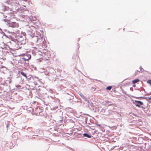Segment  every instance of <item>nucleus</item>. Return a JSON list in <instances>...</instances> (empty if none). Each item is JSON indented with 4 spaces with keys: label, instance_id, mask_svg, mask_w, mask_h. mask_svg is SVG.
<instances>
[{
    "label": "nucleus",
    "instance_id": "16",
    "mask_svg": "<svg viewBox=\"0 0 151 151\" xmlns=\"http://www.w3.org/2000/svg\"><path fill=\"white\" fill-rule=\"evenodd\" d=\"M147 83L151 85V80H148L147 81Z\"/></svg>",
    "mask_w": 151,
    "mask_h": 151
},
{
    "label": "nucleus",
    "instance_id": "13",
    "mask_svg": "<svg viewBox=\"0 0 151 151\" xmlns=\"http://www.w3.org/2000/svg\"><path fill=\"white\" fill-rule=\"evenodd\" d=\"M146 99L149 102L151 103V96L146 97Z\"/></svg>",
    "mask_w": 151,
    "mask_h": 151
},
{
    "label": "nucleus",
    "instance_id": "8",
    "mask_svg": "<svg viewBox=\"0 0 151 151\" xmlns=\"http://www.w3.org/2000/svg\"><path fill=\"white\" fill-rule=\"evenodd\" d=\"M28 56L29 57V58L28 59H27L25 58H22V59L24 61L29 60L31 58V56L30 55H29Z\"/></svg>",
    "mask_w": 151,
    "mask_h": 151
},
{
    "label": "nucleus",
    "instance_id": "1",
    "mask_svg": "<svg viewBox=\"0 0 151 151\" xmlns=\"http://www.w3.org/2000/svg\"><path fill=\"white\" fill-rule=\"evenodd\" d=\"M134 103L135 106L138 107H140V105H142L143 104V102L139 101H135Z\"/></svg>",
    "mask_w": 151,
    "mask_h": 151
},
{
    "label": "nucleus",
    "instance_id": "11",
    "mask_svg": "<svg viewBox=\"0 0 151 151\" xmlns=\"http://www.w3.org/2000/svg\"><path fill=\"white\" fill-rule=\"evenodd\" d=\"M20 74L22 75L23 76H24L26 78H27V76L24 72H22L20 73Z\"/></svg>",
    "mask_w": 151,
    "mask_h": 151
},
{
    "label": "nucleus",
    "instance_id": "6",
    "mask_svg": "<svg viewBox=\"0 0 151 151\" xmlns=\"http://www.w3.org/2000/svg\"><path fill=\"white\" fill-rule=\"evenodd\" d=\"M105 105L108 106H109L113 104L110 101H106Z\"/></svg>",
    "mask_w": 151,
    "mask_h": 151
},
{
    "label": "nucleus",
    "instance_id": "17",
    "mask_svg": "<svg viewBox=\"0 0 151 151\" xmlns=\"http://www.w3.org/2000/svg\"><path fill=\"white\" fill-rule=\"evenodd\" d=\"M2 63L0 61V69L2 68Z\"/></svg>",
    "mask_w": 151,
    "mask_h": 151
},
{
    "label": "nucleus",
    "instance_id": "19",
    "mask_svg": "<svg viewBox=\"0 0 151 151\" xmlns=\"http://www.w3.org/2000/svg\"><path fill=\"white\" fill-rule=\"evenodd\" d=\"M97 125L99 126H100V125H98V124H97Z\"/></svg>",
    "mask_w": 151,
    "mask_h": 151
},
{
    "label": "nucleus",
    "instance_id": "7",
    "mask_svg": "<svg viewBox=\"0 0 151 151\" xmlns=\"http://www.w3.org/2000/svg\"><path fill=\"white\" fill-rule=\"evenodd\" d=\"M83 135L84 137H86L88 138H91V135H90L87 133H84L83 134Z\"/></svg>",
    "mask_w": 151,
    "mask_h": 151
},
{
    "label": "nucleus",
    "instance_id": "3",
    "mask_svg": "<svg viewBox=\"0 0 151 151\" xmlns=\"http://www.w3.org/2000/svg\"><path fill=\"white\" fill-rule=\"evenodd\" d=\"M37 115H40L41 116L45 117L46 116V114L44 111H39V113H37Z\"/></svg>",
    "mask_w": 151,
    "mask_h": 151
},
{
    "label": "nucleus",
    "instance_id": "15",
    "mask_svg": "<svg viewBox=\"0 0 151 151\" xmlns=\"http://www.w3.org/2000/svg\"><path fill=\"white\" fill-rule=\"evenodd\" d=\"M18 133L17 132H15L14 133L12 134V137H14V136H15Z\"/></svg>",
    "mask_w": 151,
    "mask_h": 151
},
{
    "label": "nucleus",
    "instance_id": "2",
    "mask_svg": "<svg viewBox=\"0 0 151 151\" xmlns=\"http://www.w3.org/2000/svg\"><path fill=\"white\" fill-rule=\"evenodd\" d=\"M11 26L13 27H17L19 26V24L16 22H12L10 23Z\"/></svg>",
    "mask_w": 151,
    "mask_h": 151
},
{
    "label": "nucleus",
    "instance_id": "5",
    "mask_svg": "<svg viewBox=\"0 0 151 151\" xmlns=\"http://www.w3.org/2000/svg\"><path fill=\"white\" fill-rule=\"evenodd\" d=\"M81 97L84 99L86 101H87L88 103L89 98L86 96L85 95H80Z\"/></svg>",
    "mask_w": 151,
    "mask_h": 151
},
{
    "label": "nucleus",
    "instance_id": "18",
    "mask_svg": "<svg viewBox=\"0 0 151 151\" xmlns=\"http://www.w3.org/2000/svg\"><path fill=\"white\" fill-rule=\"evenodd\" d=\"M74 98V97L73 96H71V97H70V99H72Z\"/></svg>",
    "mask_w": 151,
    "mask_h": 151
},
{
    "label": "nucleus",
    "instance_id": "12",
    "mask_svg": "<svg viewBox=\"0 0 151 151\" xmlns=\"http://www.w3.org/2000/svg\"><path fill=\"white\" fill-rule=\"evenodd\" d=\"M112 88V86H109L107 87L106 88V90L107 91H110Z\"/></svg>",
    "mask_w": 151,
    "mask_h": 151
},
{
    "label": "nucleus",
    "instance_id": "14",
    "mask_svg": "<svg viewBox=\"0 0 151 151\" xmlns=\"http://www.w3.org/2000/svg\"><path fill=\"white\" fill-rule=\"evenodd\" d=\"M6 99L7 100L12 101V98L10 96V95H9L8 97L6 98Z\"/></svg>",
    "mask_w": 151,
    "mask_h": 151
},
{
    "label": "nucleus",
    "instance_id": "4",
    "mask_svg": "<svg viewBox=\"0 0 151 151\" xmlns=\"http://www.w3.org/2000/svg\"><path fill=\"white\" fill-rule=\"evenodd\" d=\"M42 111V109H41L40 107H37L36 108L35 110V114L37 115V113H39V111Z\"/></svg>",
    "mask_w": 151,
    "mask_h": 151
},
{
    "label": "nucleus",
    "instance_id": "10",
    "mask_svg": "<svg viewBox=\"0 0 151 151\" xmlns=\"http://www.w3.org/2000/svg\"><path fill=\"white\" fill-rule=\"evenodd\" d=\"M16 89L19 90L20 89H21L22 88V87L20 85H17L16 86Z\"/></svg>",
    "mask_w": 151,
    "mask_h": 151
},
{
    "label": "nucleus",
    "instance_id": "9",
    "mask_svg": "<svg viewBox=\"0 0 151 151\" xmlns=\"http://www.w3.org/2000/svg\"><path fill=\"white\" fill-rule=\"evenodd\" d=\"M139 81H140L138 79H135V80L132 81V82L134 84V83H136L138 82Z\"/></svg>",
    "mask_w": 151,
    "mask_h": 151
}]
</instances>
